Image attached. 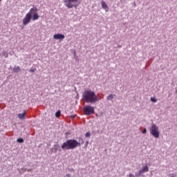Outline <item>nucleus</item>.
Returning a JSON list of instances; mask_svg holds the SVG:
<instances>
[{"instance_id":"nucleus-1","label":"nucleus","mask_w":177,"mask_h":177,"mask_svg":"<svg viewBox=\"0 0 177 177\" xmlns=\"http://www.w3.org/2000/svg\"><path fill=\"white\" fill-rule=\"evenodd\" d=\"M82 98L86 103H96V102H97V96H96L95 92L91 90L84 91Z\"/></svg>"},{"instance_id":"nucleus-2","label":"nucleus","mask_w":177,"mask_h":177,"mask_svg":"<svg viewBox=\"0 0 177 177\" xmlns=\"http://www.w3.org/2000/svg\"><path fill=\"white\" fill-rule=\"evenodd\" d=\"M81 142H79L76 140H67L61 146L62 150H74L76 147H80Z\"/></svg>"},{"instance_id":"nucleus-3","label":"nucleus","mask_w":177,"mask_h":177,"mask_svg":"<svg viewBox=\"0 0 177 177\" xmlns=\"http://www.w3.org/2000/svg\"><path fill=\"white\" fill-rule=\"evenodd\" d=\"M149 132L153 138H160V131H158V127H157L156 124H153L151 125L149 129Z\"/></svg>"},{"instance_id":"nucleus-4","label":"nucleus","mask_w":177,"mask_h":177,"mask_svg":"<svg viewBox=\"0 0 177 177\" xmlns=\"http://www.w3.org/2000/svg\"><path fill=\"white\" fill-rule=\"evenodd\" d=\"M79 0H64L65 6L71 9L73 8H77V3H78Z\"/></svg>"},{"instance_id":"nucleus-5","label":"nucleus","mask_w":177,"mask_h":177,"mask_svg":"<svg viewBox=\"0 0 177 177\" xmlns=\"http://www.w3.org/2000/svg\"><path fill=\"white\" fill-rule=\"evenodd\" d=\"M85 115H91V114H95V108L91 105L86 106L83 109Z\"/></svg>"},{"instance_id":"nucleus-6","label":"nucleus","mask_w":177,"mask_h":177,"mask_svg":"<svg viewBox=\"0 0 177 177\" xmlns=\"http://www.w3.org/2000/svg\"><path fill=\"white\" fill-rule=\"evenodd\" d=\"M31 19H32V17L30 14H26L22 20L23 25L27 26V24H29L31 21Z\"/></svg>"},{"instance_id":"nucleus-7","label":"nucleus","mask_w":177,"mask_h":177,"mask_svg":"<svg viewBox=\"0 0 177 177\" xmlns=\"http://www.w3.org/2000/svg\"><path fill=\"white\" fill-rule=\"evenodd\" d=\"M53 38H54V39H60L61 41H63V39H64V38H66V37L64 36V35L57 33V34H55L53 35Z\"/></svg>"},{"instance_id":"nucleus-8","label":"nucleus","mask_w":177,"mask_h":177,"mask_svg":"<svg viewBox=\"0 0 177 177\" xmlns=\"http://www.w3.org/2000/svg\"><path fill=\"white\" fill-rule=\"evenodd\" d=\"M36 13H38V8L37 7L32 8L29 12H28V15H30L32 17L33 15H35Z\"/></svg>"},{"instance_id":"nucleus-9","label":"nucleus","mask_w":177,"mask_h":177,"mask_svg":"<svg viewBox=\"0 0 177 177\" xmlns=\"http://www.w3.org/2000/svg\"><path fill=\"white\" fill-rule=\"evenodd\" d=\"M145 172H149V167L148 166H144L142 169L139 171V174H145Z\"/></svg>"},{"instance_id":"nucleus-10","label":"nucleus","mask_w":177,"mask_h":177,"mask_svg":"<svg viewBox=\"0 0 177 177\" xmlns=\"http://www.w3.org/2000/svg\"><path fill=\"white\" fill-rule=\"evenodd\" d=\"M101 6L102 9H104V10H106V12H109V6H107V3H106V2L102 1L101 3Z\"/></svg>"},{"instance_id":"nucleus-11","label":"nucleus","mask_w":177,"mask_h":177,"mask_svg":"<svg viewBox=\"0 0 177 177\" xmlns=\"http://www.w3.org/2000/svg\"><path fill=\"white\" fill-rule=\"evenodd\" d=\"M54 151L55 153L57 151H62V149L60 148V145H59V144L54 145Z\"/></svg>"},{"instance_id":"nucleus-12","label":"nucleus","mask_w":177,"mask_h":177,"mask_svg":"<svg viewBox=\"0 0 177 177\" xmlns=\"http://www.w3.org/2000/svg\"><path fill=\"white\" fill-rule=\"evenodd\" d=\"M18 118L20 120H24L26 118V111H24L23 113L18 114Z\"/></svg>"},{"instance_id":"nucleus-13","label":"nucleus","mask_w":177,"mask_h":177,"mask_svg":"<svg viewBox=\"0 0 177 177\" xmlns=\"http://www.w3.org/2000/svg\"><path fill=\"white\" fill-rule=\"evenodd\" d=\"M32 20H38V19H39V15H38V12H36V14H33V15H32Z\"/></svg>"},{"instance_id":"nucleus-14","label":"nucleus","mask_w":177,"mask_h":177,"mask_svg":"<svg viewBox=\"0 0 177 177\" xmlns=\"http://www.w3.org/2000/svg\"><path fill=\"white\" fill-rule=\"evenodd\" d=\"M20 71V66H15L13 68L14 73H19Z\"/></svg>"},{"instance_id":"nucleus-15","label":"nucleus","mask_w":177,"mask_h":177,"mask_svg":"<svg viewBox=\"0 0 177 177\" xmlns=\"http://www.w3.org/2000/svg\"><path fill=\"white\" fill-rule=\"evenodd\" d=\"M113 99H114V95H113V94H111L107 97V100H113Z\"/></svg>"},{"instance_id":"nucleus-16","label":"nucleus","mask_w":177,"mask_h":177,"mask_svg":"<svg viewBox=\"0 0 177 177\" xmlns=\"http://www.w3.org/2000/svg\"><path fill=\"white\" fill-rule=\"evenodd\" d=\"M60 114H61L60 111H57L55 113V117H57V118H59V117H60Z\"/></svg>"},{"instance_id":"nucleus-17","label":"nucleus","mask_w":177,"mask_h":177,"mask_svg":"<svg viewBox=\"0 0 177 177\" xmlns=\"http://www.w3.org/2000/svg\"><path fill=\"white\" fill-rule=\"evenodd\" d=\"M17 142H18V143H23V142H24V140H23V138H18L17 140Z\"/></svg>"},{"instance_id":"nucleus-18","label":"nucleus","mask_w":177,"mask_h":177,"mask_svg":"<svg viewBox=\"0 0 177 177\" xmlns=\"http://www.w3.org/2000/svg\"><path fill=\"white\" fill-rule=\"evenodd\" d=\"M151 102H153V103L157 102V99H156V97H151Z\"/></svg>"},{"instance_id":"nucleus-19","label":"nucleus","mask_w":177,"mask_h":177,"mask_svg":"<svg viewBox=\"0 0 177 177\" xmlns=\"http://www.w3.org/2000/svg\"><path fill=\"white\" fill-rule=\"evenodd\" d=\"M85 136H86V138H90V137H91V133L86 132V133H85Z\"/></svg>"},{"instance_id":"nucleus-20","label":"nucleus","mask_w":177,"mask_h":177,"mask_svg":"<svg viewBox=\"0 0 177 177\" xmlns=\"http://www.w3.org/2000/svg\"><path fill=\"white\" fill-rule=\"evenodd\" d=\"M37 69L31 68L30 69V73H35Z\"/></svg>"},{"instance_id":"nucleus-21","label":"nucleus","mask_w":177,"mask_h":177,"mask_svg":"<svg viewBox=\"0 0 177 177\" xmlns=\"http://www.w3.org/2000/svg\"><path fill=\"white\" fill-rule=\"evenodd\" d=\"M146 132H147V130L146 129H145L143 131H142V133H146Z\"/></svg>"},{"instance_id":"nucleus-22","label":"nucleus","mask_w":177,"mask_h":177,"mask_svg":"<svg viewBox=\"0 0 177 177\" xmlns=\"http://www.w3.org/2000/svg\"><path fill=\"white\" fill-rule=\"evenodd\" d=\"M129 176V177H134L133 174H130Z\"/></svg>"},{"instance_id":"nucleus-23","label":"nucleus","mask_w":177,"mask_h":177,"mask_svg":"<svg viewBox=\"0 0 177 177\" xmlns=\"http://www.w3.org/2000/svg\"><path fill=\"white\" fill-rule=\"evenodd\" d=\"M67 177H71V174H66Z\"/></svg>"},{"instance_id":"nucleus-24","label":"nucleus","mask_w":177,"mask_h":177,"mask_svg":"<svg viewBox=\"0 0 177 177\" xmlns=\"http://www.w3.org/2000/svg\"><path fill=\"white\" fill-rule=\"evenodd\" d=\"M82 145H84V140H82Z\"/></svg>"},{"instance_id":"nucleus-25","label":"nucleus","mask_w":177,"mask_h":177,"mask_svg":"<svg viewBox=\"0 0 177 177\" xmlns=\"http://www.w3.org/2000/svg\"><path fill=\"white\" fill-rule=\"evenodd\" d=\"M2 0H0V2Z\"/></svg>"}]
</instances>
